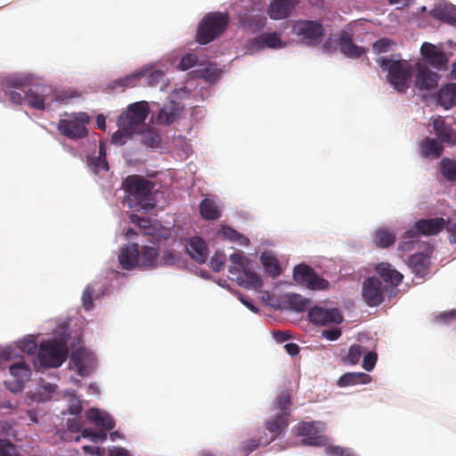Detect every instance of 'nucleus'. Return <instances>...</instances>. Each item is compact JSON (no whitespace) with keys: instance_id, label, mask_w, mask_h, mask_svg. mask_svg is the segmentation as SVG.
<instances>
[{"instance_id":"obj_31","label":"nucleus","mask_w":456,"mask_h":456,"mask_svg":"<svg viewBox=\"0 0 456 456\" xmlns=\"http://www.w3.org/2000/svg\"><path fill=\"white\" fill-rule=\"evenodd\" d=\"M141 71H145L146 75L142 77H146V83L151 87H159L160 90H164L168 86V79L166 77L164 71L159 69L150 70V69H142Z\"/></svg>"},{"instance_id":"obj_45","label":"nucleus","mask_w":456,"mask_h":456,"mask_svg":"<svg viewBox=\"0 0 456 456\" xmlns=\"http://www.w3.org/2000/svg\"><path fill=\"white\" fill-rule=\"evenodd\" d=\"M230 261L236 265L232 268H239L240 270H243L247 266L250 265L249 260L246 258L243 252L240 251L232 254L230 256Z\"/></svg>"},{"instance_id":"obj_58","label":"nucleus","mask_w":456,"mask_h":456,"mask_svg":"<svg viewBox=\"0 0 456 456\" xmlns=\"http://www.w3.org/2000/svg\"><path fill=\"white\" fill-rule=\"evenodd\" d=\"M82 409L83 408L80 400L74 398L70 401L69 411L72 415H79L82 411Z\"/></svg>"},{"instance_id":"obj_64","label":"nucleus","mask_w":456,"mask_h":456,"mask_svg":"<svg viewBox=\"0 0 456 456\" xmlns=\"http://www.w3.org/2000/svg\"><path fill=\"white\" fill-rule=\"evenodd\" d=\"M444 20L452 25L456 26V10H452L444 13Z\"/></svg>"},{"instance_id":"obj_4","label":"nucleus","mask_w":456,"mask_h":456,"mask_svg":"<svg viewBox=\"0 0 456 456\" xmlns=\"http://www.w3.org/2000/svg\"><path fill=\"white\" fill-rule=\"evenodd\" d=\"M147 118L148 116H118L117 123L119 130L126 135L141 134L144 144L156 147L160 142V137L146 125Z\"/></svg>"},{"instance_id":"obj_24","label":"nucleus","mask_w":456,"mask_h":456,"mask_svg":"<svg viewBox=\"0 0 456 456\" xmlns=\"http://www.w3.org/2000/svg\"><path fill=\"white\" fill-rule=\"evenodd\" d=\"M430 259L427 254L417 253L409 258V266L415 275L424 277L428 273Z\"/></svg>"},{"instance_id":"obj_57","label":"nucleus","mask_w":456,"mask_h":456,"mask_svg":"<svg viewBox=\"0 0 456 456\" xmlns=\"http://www.w3.org/2000/svg\"><path fill=\"white\" fill-rule=\"evenodd\" d=\"M341 334H342L341 330L338 328L324 330L322 331V336L330 341L337 340L338 338H339Z\"/></svg>"},{"instance_id":"obj_41","label":"nucleus","mask_w":456,"mask_h":456,"mask_svg":"<svg viewBox=\"0 0 456 456\" xmlns=\"http://www.w3.org/2000/svg\"><path fill=\"white\" fill-rule=\"evenodd\" d=\"M366 352V349L358 344H354L349 347L348 354L345 357L344 362L349 365H355L359 363L362 355Z\"/></svg>"},{"instance_id":"obj_12","label":"nucleus","mask_w":456,"mask_h":456,"mask_svg":"<svg viewBox=\"0 0 456 456\" xmlns=\"http://www.w3.org/2000/svg\"><path fill=\"white\" fill-rule=\"evenodd\" d=\"M308 318L311 322L321 326L339 324L343 322V316L338 309L320 306L312 307L308 312Z\"/></svg>"},{"instance_id":"obj_62","label":"nucleus","mask_w":456,"mask_h":456,"mask_svg":"<svg viewBox=\"0 0 456 456\" xmlns=\"http://www.w3.org/2000/svg\"><path fill=\"white\" fill-rule=\"evenodd\" d=\"M223 233L225 237L229 238L232 240H237L240 237V234L230 227H224Z\"/></svg>"},{"instance_id":"obj_59","label":"nucleus","mask_w":456,"mask_h":456,"mask_svg":"<svg viewBox=\"0 0 456 456\" xmlns=\"http://www.w3.org/2000/svg\"><path fill=\"white\" fill-rule=\"evenodd\" d=\"M130 220L133 224H135L139 227L147 228L150 225V219L146 217H142L137 215H132L130 216Z\"/></svg>"},{"instance_id":"obj_50","label":"nucleus","mask_w":456,"mask_h":456,"mask_svg":"<svg viewBox=\"0 0 456 456\" xmlns=\"http://www.w3.org/2000/svg\"><path fill=\"white\" fill-rule=\"evenodd\" d=\"M454 320H456V310L455 309L439 313L438 314H436L434 317V321L436 322H441V323H444V324H448Z\"/></svg>"},{"instance_id":"obj_15","label":"nucleus","mask_w":456,"mask_h":456,"mask_svg":"<svg viewBox=\"0 0 456 456\" xmlns=\"http://www.w3.org/2000/svg\"><path fill=\"white\" fill-rule=\"evenodd\" d=\"M296 435L302 436V444L321 446L325 443V437L319 435V430L314 422H302L296 428Z\"/></svg>"},{"instance_id":"obj_51","label":"nucleus","mask_w":456,"mask_h":456,"mask_svg":"<svg viewBox=\"0 0 456 456\" xmlns=\"http://www.w3.org/2000/svg\"><path fill=\"white\" fill-rule=\"evenodd\" d=\"M225 262V255L221 252H216L215 255L211 257L210 266L215 272H220Z\"/></svg>"},{"instance_id":"obj_46","label":"nucleus","mask_w":456,"mask_h":456,"mask_svg":"<svg viewBox=\"0 0 456 456\" xmlns=\"http://www.w3.org/2000/svg\"><path fill=\"white\" fill-rule=\"evenodd\" d=\"M264 441L265 437H261L259 440L249 439L242 443V444L240 445V450L245 455H248L250 452H254L259 446L260 444H265L263 443Z\"/></svg>"},{"instance_id":"obj_2","label":"nucleus","mask_w":456,"mask_h":456,"mask_svg":"<svg viewBox=\"0 0 456 456\" xmlns=\"http://www.w3.org/2000/svg\"><path fill=\"white\" fill-rule=\"evenodd\" d=\"M125 198L130 207H138V209L149 211L154 208L151 199L153 183L146 178L131 175L122 182Z\"/></svg>"},{"instance_id":"obj_63","label":"nucleus","mask_w":456,"mask_h":456,"mask_svg":"<svg viewBox=\"0 0 456 456\" xmlns=\"http://www.w3.org/2000/svg\"><path fill=\"white\" fill-rule=\"evenodd\" d=\"M284 348H285L287 354H289L291 356L297 355L300 351L298 345L296 343H288L284 346Z\"/></svg>"},{"instance_id":"obj_53","label":"nucleus","mask_w":456,"mask_h":456,"mask_svg":"<svg viewBox=\"0 0 456 456\" xmlns=\"http://www.w3.org/2000/svg\"><path fill=\"white\" fill-rule=\"evenodd\" d=\"M197 61H198V57L196 54L187 53L181 59V61L179 63V68L182 70H187V69L192 68L197 63Z\"/></svg>"},{"instance_id":"obj_28","label":"nucleus","mask_w":456,"mask_h":456,"mask_svg":"<svg viewBox=\"0 0 456 456\" xmlns=\"http://www.w3.org/2000/svg\"><path fill=\"white\" fill-rule=\"evenodd\" d=\"M338 46L341 53L348 57L358 58L364 53V49L354 44L351 35L346 32L340 35Z\"/></svg>"},{"instance_id":"obj_19","label":"nucleus","mask_w":456,"mask_h":456,"mask_svg":"<svg viewBox=\"0 0 456 456\" xmlns=\"http://www.w3.org/2000/svg\"><path fill=\"white\" fill-rule=\"evenodd\" d=\"M438 75L428 67L419 64L415 77V86L420 91H428L438 84Z\"/></svg>"},{"instance_id":"obj_42","label":"nucleus","mask_w":456,"mask_h":456,"mask_svg":"<svg viewBox=\"0 0 456 456\" xmlns=\"http://www.w3.org/2000/svg\"><path fill=\"white\" fill-rule=\"evenodd\" d=\"M0 456H20V452L10 440L0 438Z\"/></svg>"},{"instance_id":"obj_61","label":"nucleus","mask_w":456,"mask_h":456,"mask_svg":"<svg viewBox=\"0 0 456 456\" xmlns=\"http://www.w3.org/2000/svg\"><path fill=\"white\" fill-rule=\"evenodd\" d=\"M273 336L275 338L276 341L282 343L287 340H289L291 338V335L288 331H281V330H275L273 332Z\"/></svg>"},{"instance_id":"obj_37","label":"nucleus","mask_w":456,"mask_h":456,"mask_svg":"<svg viewBox=\"0 0 456 456\" xmlns=\"http://www.w3.org/2000/svg\"><path fill=\"white\" fill-rule=\"evenodd\" d=\"M442 175L450 182H456V161L449 158H444L440 161Z\"/></svg>"},{"instance_id":"obj_32","label":"nucleus","mask_w":456,"mask_h":456,"mask_svg":"<svg viewBox=\"0 0 456 456\" xmlns=\"http://www.w3.org/2000/svg\"><path fill=\"white\" fill-rule=\"evenodd\" d=\"M370 376L366 373L347 372L338 379V385L341 387H344L358 384H368L370 382Z\"/></svg>"},{"instance_id":"obj_26","label":"nucleus","mask_w":456,"mask_h":456,"mask_svg":"<svg viewBox=\"0 0 456 456\" xmlns=\"http://www.w3.org/2000/svg\"><path fill=\"white\" fill-rule=\"evenodd\" d=\"M437 102L446 110L456 105L455 83L446 84L440 88L437 93Z\"/></svg>"},{"instance_id":"obj_1","label":"nucleus","mask_w":456,"mask_h":456,"mask_svg":"<svg viewBox=\"0 0 456 456\" xmlns=\"http://www.w3.org/2000/svg\"><path fill=\"white\" fill-rule=\"evenodd\" d=\"M5 95L13 104H27L37 110H45L53 102L69 103L80 94L75 90H55L47 85L29 86L26 79L10 77L5 82Z\"/></svg>"},{"instance_id":"obj_27","label":"nucleus","mask_w":456,"mask_h":456,"mask_svg":"<svg viewBox=\"0 0 456 456\" xmlns=\"http://www.w3.org/2000/svg\"><path fill=\"white\" fill-rule=\"evenodd\" d=\"M86 418L96 426L104 428L106 431L112 430L115 428V421L111 416L96 408L88 410L86 411Z\"/></svg>"},{"instance_id":"obj_20","label":"nucleus","mask_w":456,"mask_h":456,"mask_svg":"<svg viewBox=\"0 0 456 456\" xmlns=\"http://www.w3.org/2000/svg\"><path fill=\"white\" fill-rule=\"evenodd\" d=\"M297 2L298 0H273L268 9L270 17L273 20L287 18Z\"/></svg>"},{"instance_id":"obj_34","label":"nucleus","mask_w":456,"mask_h":456,"mask_svg":"<svg viewBox=\"0 0 456 456\" xmlns=\"http://www.w3.org/2000/svg\"><path fill=\"white\" fill-rule=\"evenodd\" d=\"M200 212L206 220H216L221 216V210L215 200L206 198L200 204Z\"/></svg>"},{"instance_id":"obj_25","label":"nucleus","mask_w":456,"mask_h":456,"mask_svg":"<svg viewBox=\"0 0 456 456\" xmlns=\"http://www.w3.org/2000/svg\"><path fill=\"white\" fill-rule=\"evenodd\" d=\"M158 249L154 247L144 246L139 250L138 267L142 269H152L158 266Z\"/></svg>"},{"instance_id":"obj_29","label":"nucleus","mask_w":456,"mask_h":456,"mask_svg":"<svg viewBox=\"0 0 456 456\" xmlns=\"http://www.w3.org/2000/svg\"><path fill=\"white\" fill-rule=\"evenodd\" d=\"M146 75L145 71H136L126 77L113 80L108 85V88L111 91L124 92L127 87H134L136 80Z\"/></svg>"},{"instance_id":"obj_18","label":"nucleus","mask_w":456,"mask_h":456,"mask_svg":"<svg viewBox=\"0 0 456 456\" xmlns=\"http://www.w3.org/2000/svg\"><path fill=\"white\" fill-rule=\"evenodd\" d=\"M420 53L423 58L434 68L438 69L445 68L447 57L445 53L438 50L435 45L427 42L423 43Z\"/></svg>"},{"instance_id":"obj_14","label":"nucleus","mask_w":456,"mask_h":456,"mask_svg":"<svg viewBox=\"0 0 456 456\" xmlns=\"http://www.w3.org/2000/svg\"><path fill=\"white\" fill-rule=\"evenodd\" d=\"M289 426V417L285 413L275 412L272 417L265 420V429L269 432L270 437L265 435V445L273 442L277 437L284 433Z\"/></svg>"},{"instance_id":"obj_11","label":"nucleus","mask_w":456,"mask_h":456,"mask_svg":"<svg viewBox=\"0 0 456 456\" xmlns=\"http://www.w3.org/2000/svg\"><path fill=\"white\" fill-rule=\"evenodd\" d=\"M385 286L376 277L367 278L362 288V296L364 302L370 307L378 306L384 301Z\"/></svg>"},{"instance_id":"obj_52","label":"nucleus","mask_w":456,"mask_h":456,"mask_svg":"<svg viewBox=\"0 0 456 456\" xmlns=\"http://www.w3.org/2000/svg\"><path fill=\"white\" fill-rule=\"evenodd\" d=\"M88 165L94 168V172L97 173L100 170L108 171L109 165L106 159L101 157H93L89 159Z\"/></svg>"},{"instance_id":"obj_10","label":"nucleus","mask_w":456,"mask_h":456,"mask_svg":"<svg viewBox=\"0 0 456 456\" xmlns=\"http://www.w3.org/2000/svg\"><path fill=\"white\" fill-rule=\"evenodd\" d=\"M89 120V116H72L70 118L61 119L58 123V129L62 135L69 139L84 138L88 134L86 125Z\"/></svg>"},{"instance_id":"obj_44","label":"nucleus","mask_w":456,"mask_h":456,"mask_svg":"<svg viewBox=\"0 0 456 456\" xmlns=\"http://www.w3.org/2000/svg\"><path fill=\"white\" fill-rule=\"evenodd\" d=\"M81 436L88 438L94 443L103 442L107 439L105 431H94L91 428H84L81 432Z\"/></svg>"},{"instance_id":"obj_54","label":"nucleus","mask_w":456,"mask_h":456,"mask_svg":"<svg viewBox=\"0 0 456 456\" xmlns=\"http://www.w3.org/2000/svg\"><path fill=\"white\" fill-rule=\"evenodd\" d=\"M94 292V288L87 286L83 292L82 301L86 310H90L93 307V294Z\"/></svg>"},{"instance_id":"obj_36","label":"nucleus","mask_w":456,"mask_h":456,"mask_svg":"<svg viewBox=\"0 0 456 456\" xmlns=\"http://www.w3.org/2000/svg\"><path fill=\"white\" fill-rule=\"evenodd\" d=\"M285 302L296 312H304L309 305V300L298 294H287Z\"/></svg>"},{"instance_id":"obj_35","label":"nucleus","mask_w":456,"mask_h":456,"mask_svg":"<svg viewBox=\"0 0 456 456\" xmlns=\"http://www.w3.org/2000/svg\"><path fill=\"white\" fill-rule=\"evenodd\" d=\"M421 153L424 157L437 159L441 156L444 147L436 140L425 138L420 144Z\"/></svg>"},{"instance_id":"obj_55","label":"nucleus","mask_w":456,"mask_h":456,"mask_svg":"<svg viewBox=\"0 0 456 456\" xmlns=\"http://www.w3.org/2000/svg\"><path fill=\"white\" fill-rule=\"evenodd\" d=\"M392 45L388 38H381L373 44V50L376 53H387Z\"/></svg>"},{"instance_id":"obj_17","label":"nucleus","mask_w":456,"mask_h":456,"mask_svg":"<svg viewBox=\"0 0 456 456\" xmlns=\"http://www.w3.org/2000/svg\"><path fill=\"white\" fill-rule=\"evenodd\" d=\"M10 374L14 378L12 383L5 382L6 387L12 392H20L23 388L24 381L29 378L31 371L28 364L23 361L12 364L9 368Z\"/></svg>"},{"instance_id":"obj_56","label":"nucleus","mask_w":456,"mask_h":456,"mask_svg":"<svg viewBox=\"0 0 456 456\" xmlns=\"http://www.w3.org/2000/svg\"><path fill=\"white\" fill-rule=\"evenodd\" d=\"M445 229L449 234L451 243H456V221L452 219L445 220Z\"/></svg>"},{"instance_id":"obj_39","label":"nucleus","mask_w":456,"mask_h":456,"mask_svg":"<svg viewBox=\"0 0 456 456\" xmlns=\"http://www.w3.org/2000/svg\"><path fill=\"white\" fill-rule=\"evenodd\" d=\"M395 241V236L387 229L377 230L374 237L375 244L379 248H388Z\"/></svg>"},{"instance_id":"obj_21","label":"nucleus","mask_w":456,"mask_h":456,"mask_svg":"<svg viewBox=\"0 0 456 456\" xmlns=\"http://www.w3.org/2000/svg\"><path fill=\"white\" fill-rule=\"evenodd\" d=\"M120 265L126 270H132L138 266L139 262V247L138 244L133 243L126 246L120 251L118 256Z\"/></svg>"},{"instance_id":"obj_33","label":"nucleus","mask_w":456,"mask_h":456,"mask_svg":"<svg viewBox=\"0 0 456 456\" xmlns=\"http://www.w3.org/2000/svg\"><path fill=\"white\" fill-rule=\"evenodd\" d=\"M255 43L260 48L265 46L272 49H278L286 45V44L281 41L280 35L275 32L261 34L255 39Z\"/></svg>"},{"instance_id":"obj_38","label":"nucleus","mask_w":456,"mask_h":456,"mask_svg":"<svg viewBox=\"0 0 456 456\" xmlns=\"http://www.w3.org/2000/svg\"><path fill=\"white\" fill-rule=\"evenodd\" d=\"M262 264L265 271L273 277H277L281 274V267L278 260L271 254L264 253L261 256Z\"/></svg>"},{"instance_id":"obj_8","label":"nucleus","mask_w":456,"mask_h":456,"mask_svg":"<svg viewBox=\"0 0 456 456\" xmlns=\"http://www.w3.org/2000/svg\"><path fill=\"white\" fill-rule=\"evenodd\" d=\"M324 32L322 24L315 20H301L295 21L292 25V33L307 45H317L324 36Z\"/></svg>"},{"instance_id":"obj_48","label":"nucleus","mask_w":456,"mask_h":456,"mask_svg":"<svg viewBox=\"0 0 456 456\" xmlns=\"http://www.w3.org/2000/svg\"><path fill=\"white\" fill-rule=\"evenodd\" d=\"M178 260V256L172 251L167 250L165 251L160 258H158V266L162 265H174L176 264Z\"/></svg>"},{"instance_id":"obj_43","label":"nucleus","mask_w":456,"mask_h":456,"mask_svg":"<svg viewBox=\"0 0 456 456\" xmlns=\"http://www.w3.org/2000/svg\"><path fill=\"white\" fill-rule=\"evenodd\" d=\"M150 103L146 101H140L127 106L126 114H150Z\"/></svg>"},{"instance_id":"obj_3","label":"nucleus","mask_w":456,"mask_h":456,"mask_svg":"<svg viewBox=\"0 0 456 456\" xmlns=\"http://www.w3.org/2000/svg\"><path fill=\"white\" fill-rule=\"evenodd\" d=\"M377 63L384 70L387 71V81L401 94H404L410 86L412 77V67L408 61L396 60L395 55L380 57Z\"/></svg>"},{"instance_id":"obj_7","label":"nucleus","mask_w":456,"mask_h":456,"mask_svg":"<svg viewBox=\"0 0 456 456\" xmlns=\"http://www.w3.org/2000/svg\"><path fill=\"white\" fill-rule=\"evenodd\" d=\"M68 348L61 339H48L40 344L37 358L44 367H60L67 359Z\"/></svg>"},{"instance_id":"obj_47","label":"nucleus","mask_w":456,"mask_h":456,"mask_svg":"<svg viewBox=\"0 0 456 456\" xmlns=\"http://www.w3.org/2000/svg\"><path fill=\"white\" fill-rule=\"evenodd\" d=\"M364 354H365L362 360V368L367 371H370L376 365L378 355L373 351H369L367 353L365 352Z\"/></svg>"},{"instance_id":"obj_16","label":"nucleus","mask_w":456,"mask_h":456,"mask_svg":"<svg viewBox=\"0 0 456 456\" xmlns=\"http://www.w3.org/2000/svg\"><path fill=\"white\" fill-rule=\"evenodd\" d=\"M70 359L74 363L78 375L85 377L90 374L94 367V357L89 350L84 347H79L73 351Z\"/></svg>"},{"instance_id":"obj_22","label":"nucleus","mask_w":456,"mask_h":456,"mask_svg":"<svg viewBox=\"0 0 456 456\" xmlns=\"http://www.w3.org/2000/svg\"><path fill=\"white\" fill-rule=\"evenodd\" d=\"M186 250L190 256L199 264H203L208 258L207 244L200 237L191 238L186 245Z\"/></svg>"},{"instance_id":"obj_30","label":"nucleus","mask_w":456,"mask_h":456,"mask_svg":"<svg viewBox=\"0 0 456 456\" xmlns=\"http://www.w3.org/2000/svg\"><path fill=\"white\" fill-rule=\"evenodd\" d=\"M433 126L436 135L444 142L454 144L456 142V134L453 129L447 126L441 116H438L434 121Z\"/></svg>"},{"instance_id":"obj_60","label":"nucleus","mask_w":456,"mask_h":456,"mask_svg":"<svg viewBox=\"0 0 456 456\" xmlns=\"http://www.w3.org/2000/svg\"><path fill=\"white\" fill-rule=\"evenodd\" d=\"M82 427H83V424L82 422L77 419H68V428L69 431L71 432H78V431H82Z\"/></svg>"},{"instance_id":"obj_13","label":"nucleus","mask_w":456,"mask_h":456,"mask_svg":"<svg viewBox=\"0 0 456 456\" xmlns=\"http://www.w3.org/2000/svg\"><path fill=\"white\" fill-rule=\"evenodd\" d=\"M229 273L232 275L231 280H234L240 286L246 289H258L262 287V280L260 276L251 270L250 265L243 270L239 268H229Z\"/></svg>"},{"instance_id":"obj_5","label":"nucleus","mask_w":456,"mask_h":456,"mask_svg":"<svg viewBox=\"0 0 456 456\" xmlns=\"http://www.w3.org/2000/svg\"><path fill=\"white\" fill-rule=\"evenodd\" d=\"M445 224V219L443 217L420 219L415 222L413 226L404 232V240L400 244L399 249L409 250L411 245L418 241L419 235H436L444 229Z\"/></svg>"},{"instance_id":"obj_6","label":"nucleus","mask_w":456,"mask_h":456,"mask_svg":"<svg viewBox=\"0 0 456 456\" xmlns=\"http://www.w3.org/2000/svg\"><path fill=\"white\" fill-rule=\"evenodd\" d=\"M228 22L227 13L218 12L208 13L199 25L197 41L200 45L212 42L226 29Z\"/></svg>"},{"instance_id":"obj_23","label":"nucleus","mask_w":456,"mask_h":456,"mask_svg":"<svg viewBox=\"0 0 456 456\" xmlns=\"http://www.w3.org/2000/svg\"><path fill=\"white\" fill-rule=\"evenodd\" d=\"M375 270L384 281L390 283L394 287L398 286L403 279V274L394 269L388 263L378 264Z\"/></svg>"},{"instance_id":"obj_49","label":"nucleus","mask_w":456,"mask_h":456,"mask_svg":"<svg viewBox=\"0 0 456 456\" xmlns=\"http://www.w3.org/2000/svg\"><path fill=\"white\" fill-rule=\"evenodd\" d=\"M183 110V107L179 102H175L174 100L170 99L167 105L164 108H161L158 114H180Z\"/></svg>"},{"instance_id":"obj_40","label":"nucleus","mask_w":456,"mask_h":456,"mask_svg":"<svg viewBox=\"0 0 456 456\" xmlns=\"http://www.w3.org/2000/svg\"><path fill=\"white\" fill-rule=\"evenodd\" d=\"M291 404L290 396L288 393H282L279 395L273 403V411L278 413H285L287 417H289V406Z\"/></svg>"},{"instance_id":"obj_9","label":"nucleus","mask_w":456,"mask_h":456,"mask_svg":"<svg viewBox=\"0 0 456 456\" xmlns=\"http://www.w3.org/2000/svg\"><path fill=\"white\" fill-rule=\"evenodd\" d=\"M293 279L297 284L312 290H324L330 286L327 280L318 276L312 267L305 264L294 267Z\"/></svg>"}]
</instances>
